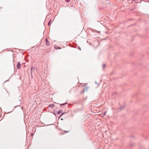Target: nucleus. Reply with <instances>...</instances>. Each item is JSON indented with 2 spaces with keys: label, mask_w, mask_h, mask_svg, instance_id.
I'll use <instances>...</instances> for the list:
<instances>
[{
  "label": "nucleus",
  "mask_w": 149,
  "mask_h": 149,
  "mask_svg": "<svg viewBox=\"0 0 149 149\" xmlns=\"http://www.w3.org/2000/svg\"><path fill=\"white\" fill-rule=\"evenodd\" d=\"M89 88V86L88 85L87 83L84 84V91H87Z\"/></svg>",
  "instance_id": "1"
},
{
  "label": "nucleus",
  "mask_w": 149,
  "mask_h": 149,
  "mask_svg": "<svg viewBox=\"0 0 149 149\" xmlns=\"http://www.w3.org/2000/svg\"><path fill=\"white\" fill-rule=\"evenodd\" d=\"M63 120V118H61V120Z\"/></svg>",
  "instance_id": "23"
},
{
  "label": "nucleus",
  "mask_w": 149,
  "mask_h": 149,
  "mask_svg": "<svg viewBox=\"0 0 149 149\" xmlns=\"http://www.w3.org/2000/svg\"><path fill=\"white\" fill-rule=\"evenodd\" d=\"M105 66V65L104 64L103 65V67H104Z\"/></svg>",
  "instance_id": "18"
},
{
  "label": "nucleus",
  "mask_w": 149,
  "mask_h": 149,
  "mask_svg": "<svg viewBox=\"0 0 149 149\" xmlns=\"http://www.w3.org/2000/svg\"><path fill=\"white\" fill-rule=\"evenodd\" d=\"M106 112L107 111H105L104 113H103V116H105L106 114Z\"/></svg>",
  "instance_id": "9"
},
{
  "label": "nucleus",
  "mask_w": 149,
  "mask_h": 149,
  "mask_svg": "<svg viewBox=\"0 0 149 149\" xmlns=\"http://www.w3.org/2000/svg\"><path fill=\"white\" fill-rule=\"evenodd\" d=\"M140 3V2H135V3Z\"/></svg>",
  "instance_id": "13"
},
{
  "label": "nucleus",
  "mask_w": 149,
  "mask_h": 149,
  "mask_svg": "<svg viewBox=\"0 0 149 149\" xmlns=\"http://www.w3.org/2000/svg\"><path fill=\"white\" fill-rule=\"evenodd\" d=\"M133 10H134V9H131L130 10V11H133Z\"/></svg>",
  "instance_id": "15"
},
{
  "label": "nucleus",
  "mask_w": 149,
  "mask_h": 149,
  "mask_svg": "<svg viewBox=\"0 0 149 149\" xmlns=\"http://www.w3.org/2000/svg\"><path fill=\"white\" fill-rule=\"evenodd\" d=\"M21 66V65L19 62H18L17 64V68L18 69H19L20 68Z\"/></svg>",
  "instance_id": "2"
},
{
  "label": "nucleus",
  "mask_w": 149,
  "mask_h": 149,
  "mask_svg": "<svg viewBox=\"0 0 149 149\" xmlns=\"http://www.w3.org/2000/svg\"><path fill=\"white\" fill-rule=\"evenodd\" d=\"M46 42L47 45H50L49 43V42L47 39H46Z\"/></svg>",
  "instance_id": "3"
},
{
  "label": "nucleus",
  "mask_w": 149,
  "mask_h": 149,
  "mask_svg": "<svg viewBox=\"0 0 149 149\" xmlns=\"http://www.w3.org/2000/svg\"><path fill=\"white\" fill-rule=\"evenodd\" d=\"M134 145V144L133 143H131L130 144V147H132Z\"/></svg>",
  "instance_id": "7"
},
{
  "label": "nucleus",
  "mask_w": 149,
  "mask_h": 149,
  "mask_svg": "<svg viewBox=\"0 0 149 149\" xmlns=\"http://www.w3.org/2000/svg\"><path fill=\"white\" fill-rule=\"evenodd\" d=\"M33 69V67L32 66L31 67V71Z\"/></svg>",
  "instance_id": "14"
},
{
  "label": "nucleus",
  "mask_w": 149,
  "mask_h": 149,
  "mask_svg": "<svg viewBox=\"0 0 149 149\" xmlns=\"http://www.w3.org/2000/svg\"><path fill=\"white\" fill-rule=\"evenodd\" d=\"M63 112V110H60V111H59L57 113V114H59L60 113H62Z\"/></svg>",
  "instance_id": "6"
},
{
  "label": "nucleus",
  "mask_w": 149,
  "mask_h": 149,
  "mask_svg": "<svg viewBox=\"0 0 149 149\" xmlns=\"http://www.w3.org/2000/svg\"><path fill=\"white\" fill-rule=\"evenodd\" d=\"M54 106V104H50L49 105V107H50L53 108Z\"/></svg>",
  "instance_id": "8"
},
{
  "label": "nucleus",
  "mask_w": 149,
  "mask_h": 149,
  "mask_svg": "<svg viewBox=\"0 0 149 149\" xmlns=\"http://www.w3.org/2000/svg\"><path fill=\"white\" fill-rule=\"evenodd\" d=\"M95 83H96V84H98V83H97V82L96 81V82H95Z\"/></svg>",
  "instance_id": "21"
},
{
  "label": "nucleus",
  "mask_w": 149,
  "mask_h": 149,
  "mask_svg": "<svg viewBox=\"0 0 149 149\" xmlns=\"http://www.w3.org/2000/svg\"><path fill=\"white\" fill-rule=\"evenodd\" d=\"M87 42H88V40L87 41Z\"/></svg>",
  "instance_id": "24"
},
{
  "label": "nucleus",
  "mask_w": 149,
  "mask_h": 149,
  "mask_svg": "<svg viewBox=\"0 0 149 149\" xmlns=\"http://www.w3.org/2000/svg\"><path fill=\"white\" fill-rule=\"evenodd\" d=\"M90 115L89 114H87L84 116V119H87V118L90 117Z\"/></svg>",
  "instance_id": "5"
},
{
  "label": "nucleus",
  "mask_w": 149,
  "mask_h": 149,
  "mask_svg": "<svg viewBox=\"0 0 149 149\" xmlns=\"http://www.w3.org/2000/svg\"><path fill=\"white\" fill-rule=\"evenodd\" d=\"M125 107V105H124L123 106H121V107L120 108V110H123L124 109V108Z\"/></svg>",
  "instance_id": "4"
},
{
  "label": "nucleus",
  "mask_w": 149,
  "mask_h": 149,
  "mask_svg": "<svg viewBox=\"0 0 149 149\" xmlns=\"http://www.w3.org/2000/svg\"><path fill=\"white\" fill-rule=\"evenodd\" d=\"M86 7L85 8H87V7H88H88H89V6H88V5H87V4H86Z\"/></svg>",
  "instance_id": "12"
},
{
  "label": "nucleus",
  "mask_w": 149,
  "mask_h": 149,
  "mask_svg": "<svg viewBox=\"0 0 149 149\" xmlns=\"http://www.w3.org/2000/svg\"><path fill=\"white\" fill-rule=\"evenodd\" d=\"M33 133H31V136H33Z\"/></svg>",
  "instance_id": "16"
},
{
  "label": "nucleus",
  "mask_w": 149,
  "mask_h": 149,
  "mask_svg": "<svg viewBox=\"0 0 149 149\" xmlns=\"http://www.w3.org/2000/svg\"><path fill=\"white\" fill-rule=\"evenodd\" d=\"M136 0H133L132 1V2L133 1H135Z\"/></svg>",
  "instance_id": "20"
},
{
  "label": "nucleus",
  "mask_w": 149,
  "mask_h": 149,
  "mask_svg": "<svg viewBox=\"0 0 149 149\" xmlns=\"http://www.w3.org/2000/svg\"><path fill=\"white\" fill-rule=\"evenodd\" d=\"M78 49H79L80 50H81L80 47H79Z\"/></svg>",
  "instance_id": "17"
},
{
  "label": "nucleus",
  "mask_w": 149,
  "mask_h": 149,
  "mask_svg": "<svg viewBox=\"0 0 149 149\" xmlns=\"http://www.w3.org/2000/svg\"><path fill=\"white\" fill-rule=\"evenodd\" d=\"M69 132V131H65V132Z\"/></svg>",
  "instance_id": "19"
},
{
  "label": "nucleus",
  "mask_w": 149,
  "mask_h": 149,
  "mask_svg": "<svg viewBox=\"0 0 149 149\" xmlns=\"http://www.w3.org/2000/svg\"><path fill=\"white\" fill-rule=\"evenodd\" d=\"M50 21H51V20L48 23V25H49L50 24Z\"/></svg>",
  "instance_id": "11"
},
{
  "label": "nucleus",
  "mask_w": 149,
  "mask_h": 149,
  "mask_svg": "<svg viewBox=\"0 0 149 149\" xmlns=\"http://www.w3.org/2000/svg\"><path fill=\"white\" fill-rule=\"evenodd\" d=\"M128 1H130V0H128Z\"/></svg>",
  "instance_id": "26"
},
{
  "label": "nucleus",
  "mask_w": 149,
  "mask_h": 149,
  "mask_svg": "<svg viewBox=\"0 0 149 149\" xmlns=\"http://www.w3.org/2000/svg\"><path fill=\"white\" fill-rule=\"evenodd\" d=\"M87 98V97H85V99H86Z\"/></svg>",
  "instance_id": "22"
},
{
  "label": "nucleus",
  "mask_w": 149,
  "mask_h": 149,
  "mask_svg": "<svg viewBox=\"0 0 149 149\" xmlns=\"http://www.w3.org/2000/svg\"><path fill=\"white\" fill-rule=\"evenodd\" d=\"M128 1H130V0H128Z\"/></svg>",
  "instance_id": "25"
},
{
  "label": "nucleus",
  "mask_w": 149,
  "mask_h": 149,
  "mask_svg": "<svg viewBox=\"0 0 149 149\" xmlns=\"http://www.w3.org/2000/svg\"><path fill=\"white\" fill-rule=\"evenodd\" d=\"M64 113H62L61 114V115L60 116V117H59V118H60L61 117V116H62L63 114H64Z\"/></svg>",
  "instance_id": "10"
}]
</instances>
